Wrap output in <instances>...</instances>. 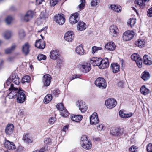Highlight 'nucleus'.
I'll list each match as a JSON object with an SVG mask.
<instances>
[{
  "label": "nucleus",
  "mask_w": 152,
  "mask_h": 152,
  "mask_svg": "<svg viewBox=\"0 0 152 152\" xmlns=\"http://www.w3.org/2000/svg\"><path fill=\"white\" fill-rule=\"evenodd\" d=\"M9 90L11 91L8 95L10 99L16 98L17 102L20 103H23L26 100V95L23 91L21 89H18L14 87L13 84H11Z\"/></svg>",
  "instance_id": "obj_1"
},
{
  "label": "nucleus",
  "mask_w": 152,
  "mask_h": 152,
  "mask_svg": "<svg viewBox=\"0 0 152 152\" xmlns=\"http://www.w3.org/2000/svg\"><path fill=\"white\" fill-rule=\"evenodd\" d=\"M95 84L96 86L102 89L105 88L107 86L105 80L102 77L97 78L95 82Z\"/></svg>",
  "instance_id": "obj_2"
},
{
  "label": "nucleus",
  "mask_w": 152,
  "mask_h": 152,
  "mask_svg": "<svg viewBox=\"0 0 152 152\" xmlns=\"http://www.w3.org/2000/svg\"><path fill=\"white\" fill-rule=\"evenodd\" d=\"M105 104L108 108L111 109L116 106L117 102L114 98H110L106 100Z\"/></svg>",
  "instance_id": "obj_3"
},
{
  "label": "nucleus",
  "mask_w": 152,
  "mask_h": 152,
  "mask_svg": "<svg viewBox=\"0 0 152 152\" xmlns=\"http://www.w3.org/2000/svg\"><path fill=\"white\" fill-rule=\"evenodd\" d=\"M134 35V33L133 31H128L123 34L122 38L124 41H129L133 38Z\"/></svg>",
  "instance_id": "obj_4"
},
{
  "label": "nucleus",
  "mask_w": 152,
  "mask_h": 152,
  "mask_svg": "<svg viewBox=\"0 0 152 152\" xmlns=\"http://www.w3.org/2000/svg\"><path fill=\"white\" fill-rule=\"evenodd\" d=\"M76 106L79 107V110L82 113H84L86 112L87 109L88 107L85 102L83 101H78L76 102Z\"/></svg>",
  "instance_id": "obj_5"
},
{
  "label": "nucleus",
  "mask_w": 152,
  "mask_h": 152,
  "mask_svg": "<svg viewBox=\"0 0 152 152\" xmlns=\"http://www.w3.org/2000/svg\"><path fill=\"white\" fill-rule=\"evenodd\" d=\"M34 12L31 11H28L21 18L22 20L28 22L31 19L33 16Z\"/></svg>",
  "instance_id": "obj_6"
},
{
  "label": "nucleus",
  "mask_w": 152,
  "mask_h": 152,
  "mask_svg": "<svg viewBox=\"0 0 152 152\" xmlns=\"http://www.w3.org/2000/svg\"><path fill=\"white\" fill-rule=\"evenodd\" d=\"M99 121L98 115L96 112L94 113L90 117V123L92 125H95Z\"/></svg>",
  "instance_id": "obj_7"
},
{
  "label": "nucleus",
  "mask_w": 152,
  "mask_h": 152,
  "mask_svg": "<svg viewBox=\"0 0 152 152\" xmlns=\"http://www.w3.org/2000/svg\"><path fill=\"white\" fill-rule=\"evenodd\" d=\"M65 18L63 14H58L55 17L54 20L59 25H63L65 21Z\"/></svg>",
  "instance_id": "obj_8"
},
{
  "label": "nucleus",
  "mask_w": 152,
  "mask_h": 152,
  "mask_svg": "<svg viewBox=\"0 0 152 152\" xmlns=\"http://www.w3.org/2000/svg\"><path fill=\"white\" fill-rule=\"evenodd\" d=\"M118 30L116 26H111L109 28V34L113 37H116L118 34Z\"/></svg>",
  "instance_id": "obj_9"
},
{
  "label": "nucleus",
  "mask_w": 152,
  "mask_h": 152,
  "mask_svg": "<svg viewBox=\"0 0 152 152\" xmlns=\"http://www.w3.org/2000/svg\"><path fill=\"white\" fill-rule=\"evenodd\" d=\"M79 14L78 12H76L71 15L69 21L70 23L72 24H75L79 20L78 17Z\"/></svg>",
  "instance_id": "obj_10"
},
{
  "label": "nucleus",
  "mask_w": 152,
  "mask_h": 152,
  "mask_svg": "<svg viewBox=\"0 0 152 152\" xmlns=\"http://www.w3.org/2000/svg\"><path fill=\"white\" fill-rule=\"evenodd\" d=\"M51 79V76L48 74L45 75L43 76L42 83L44 86H48L50 85Z\"/></svg>",
  "instance_id": "obj_11"
},
{
  "label": "nucleus",
  "mask_w": 152,
  "mask_h": 152,
  "mask_svg": "<svg viewBox=\"0 0 152 152\" xmlns=\"http://www.w3.org/2000/svg\"><path fill=\"white\" fill-rule=\"evenodd\" d=\"M74 35L73 32L71 31H68L65 34L64 38L68 42H71L74 39Z\"/></svg>",
  "instance_id": "obj_12"
},
{
  "label": "nucleus",
  "mask_w": 152,
  "mask_h": 152,
  "mask_svg": "<svg viewBox=\"0 0 152 152\" xmlns=\"http://www.w3.org/2000/svg\"><path fill=\"white\" fill-rule=\"evenodd\" d=\"M30 45L28 42L25 43L22 46V51L23 54L26 56L30 52Z\"/></svg>",
  "instance_id": "obj_13"
},
{
  "label": "nucleus",
  "mask_w": 152,
  "mask_h": 152,
  "mask_svg": "<svg viewBox=\"0 0 152 152\" xmlns=\"http://www.w3.org/2000/svg\"><path fill=\"white\" fill-rule=\"evenodd\" d=\"M102 59L100 58H97L94 57L92 58L90 60V63L92 64L93 65L95 66H98L99 67L100 62L102 61Z\"/></svg>",
  "instance_id": "obj_14"
},
{
  "label": "nucleus",
  "mask_w": 152,
  "mask_h": 152,
  "mask_svg": "<svg viewBox=\"0 0 152 152\" xmlns=\"http://www.w3.org/2000/svg\"><path fill=\"white\" fill-rule=\"evenodd\" d=\"M50 58L53 60H56L59 58L60 56L59 51L57 50H52L50 52Z\"/></svg>",
  "instance_id": "obj_15"
},
{
  "label": "nucleus",
  "mask_w": 152,
  "mask_h": 152,
  "mask_svg": "<svg viewBox=\"0 0 152 152\" xmlns=\"http://www.w3.org/2000/svg\"><path fill=\"white\" fill-rule=\"evenodd\" d=\"M109 65L108 58H106L104 60L102 59L100 65H99V68L101 69H104L108 67Z\"/></svg>",
  "instance_id": "obj_16"
},
{
  "label": "nucleus",
  "mask_w": 152,
  "mask_h": 152,
  "mask_svg": "<svg viewBox=\"0 0 152 152\" xmlns=\"http://www.w3.org/2000/svg\"><path fill=\"white\" fill-rule=\"evenodd\" d=\"M35 45L36 47L40 49H44L45 46V43L41 39L36 41Z\"/></svg>",
  "instance_id": "obj_17"
},
{
  "label": "nucleus",
  "mask_w": 152,
  "mask_h": 152,
  "mask_svg": "<svg viewBox=\"0 0 152 152\" xmlns=\"http://www.w3.org/2000/svg\"><path fill=\"white\" fill-rule=\"evenodd\" d=\"M14 126L12 124H9L7 126L5 130V133L7 134L10 135L12 133L13 131Z\"/></svg>",
  "instance_id": "obj_18"
},
{
  "label": "nucleus",
  "mask_w": 152,
  "mask_h": 152,
  "mask_svg": "<svg viewBox=\"0 0 152 152\" xmlns=\"http://www.w3.org/2000/svg\"><path fill=\"white\" fill-rule=\"evenodd\" d=\"M120 129L119 128H113L110 131L111 134L114 136H120L121 133L120 132Z\"/></svg>",
  "instance_id": "obj_19"
},
{
  "label": "nucleus",
  "mask_w": 152,
  "mask_h": 152,
  "mask_svg": "<svg viewBox=\"0 0 152 152\" xmlns=\"http://www.w3.org/2000/svg\"><path fill=\"white\" fill-rule=\"evenodd\" d=\"M80 144L81 146L86 149H89L91 147V142L88 140L85 141L84 142H81Z\"/></svg>",
  "instance_id": "obj_20"
},
{
  "label": "nucleus",
  "mask_w": 152,
  "mask_h": 152,
  "mask_svg": "<svg viewBox=\"0 0 152 152\" xmlns=\"http://www.w3.org/2000/svg\"><path fill=\"white\" fill-rule=\"evenodd\" d=\"M111 68L114 73H117L119 71L120 66L117 63H112L111 65Z\"/></svg>",
  "instance_id": "obj_21"
},
{
  "label": "nucleus",
  "mask_w": 152,
  "mask_h": 152,
  "mask_svg": "<svg viewBox=\"0 0 152 152\" xmlns=\"http://www.w3.org/2000/svg\"><path fill=\"white\" fill-rule=\"evenodd\" d=\"M81 68L83 72L86 73L89 72L91 69V66L90 64L81 65Z\"/></svg>",
  "instance_id": "obj_22"
},
{
  "label": "nucleus",
  "mask_w": 152,
  "mask_h": 152,
  "mask_svg": "<svg viewBox=\"0 0 152 152\" xmlns=\"http://www.w3.org/2000/svg\"><path fill=\"white\" fill-rule=\"evenodd\" d=\"M86 24L84 22L80 21L77 25V29L78 30L83 31L86 29Z\"/></svg>",
  "instance_id": "obj_23"
},
{
  "label": "nucleus",
  "mask_w": 152,
  "mask_h": 152,
  "mask_svg": "<svg viewBox=\"0 0 152 152\" xmlns=\"http://www.w3.org/2000/svg\"><path fill=\"white\" fill-rule=\"evenodd\" d=\"M115 44L112 42L107 43L105 46V48L110 51H113L115 49Z\"/></svg>",
  "instance_id": "obj_24"
},
{
  "label": "nucleus",
  "mask_w": 152,
  "mask_h": 152,
  "mask_svg": "<svg viewBox=\"0 0 152 152\" xmlns=\"http://www.w3.org/2000/svg\"><path fill=\"white\" fill-rule=\"evenodd\" d=\"M150 58L148 55H145L143 57V62L147 65H150L152 64V61L149 59Z\"/></svg>",
  "instance_id": "obj_25"
},
{
  "label": "nucleus",
  "mask_w": 152,
  "mask_h": 152,
  "mask_svg": "<svg viewBox=\"0 0 152 152\" xmlns=\"http://www.w3.org/2000/svg\"><path fill=\"white\" fill-rule=\"evenodd\" d=\"M141 77L144 80H147L150 77V74L149 72L145 71L142 74Z\"/></svg>",
  "instance_id": "obj_26"
},
{
  "label": "nucleus",
  "mask_w": 152,
  "mask_h": 152,
  "mask_svg": "<svg viewBox=\"0 0 152 152\" xmlns=\"http://www.w3.org/2000/svg\"><path fill=\"white\" fill-rule=\"evenodd\" d=\"M75 51L77 54L80 55H83L85 53L82 45H80L76 48Z\"/></svg>",
  "instance_id": "obj_27"
},
{
  "label": "nucleus",
  "mask_w": 152,
  "mask_h": 152,
  "mask_svg": "<svg viewBox=\"0 0 152 152\" xmlns=\"http://www.w3.org/2000/svg\"><path fill=\"white\" fill-rule=\"evenodd\" d=\"M82 118V116L81 115H73L71 117V119L73 121L79 122L81 120Z\"/></svg>",
  "instance_id": "obj_28"
},
{
  "label": "nucleus",
  "mask_w": 152,
  "mask_h": 152,
  "mask_svg": "<svg viewBox=\"0 0 152 152\" xmlns=\"http://www.w3.org/2000/svg\"><path fill=\"white\" fill-rule=\"evenodd\" d=\"M2 35L5 39H8L12 36V34L10 31H7L3 33Z\"/></svg>",
  "instance_id": "obj_29"
},
{
  "label": "nucleus",
  "mask_w": 152,
  "mask_h": 152,
  "mask_svg": "<svg viewBox=\"0 0 152 152\" xmlns=\"http://www.w3.org/2000/svg\"><path fill=\"white\" fill-rule=\"evenodd\" d=\"M149 90L145 87V86H142L140 89V92L144 95H146L149 93Z\"/></svg>",
  "instance_id": "obj_30"
},
{
  "label": "nucleus",
  "mask_w": 152,
  "mask_h": 152,
  "mask_svg": "<svg viewBox=\"0 0 152 152\" xmlns=\"http://www.w3.org/2000/svg\"><path fill=\"white\" fill-rule=\"evenodd\" d=\"M119 115L120 116L123 118H127L131 117L132 115V113L125 114L121 110L119 112Z\"/></svg>",
  "instance_id": "obj_31"
},
{
  "label": "nucleus",
  "mask_w": 152,
  "mask_h": 152,
  "mask_svg": "<svg viewBox=\"0 0 152 152\" xmlns=\"http://www.w3.org/2000/svg\"><path fill=\"white\" fill-rule=\"evenodd\" d=\"M135 45L138 47L142 48L143 47L145 44V42L143 39H139L135 42Z\"/></svg>",
  "instance_id": "obj_32"
},
{
  "label": "nucleus",
  "mask_w": 152,
  "mask_h": 152,
  "mask_svg": "<svg viewBox=\"0 0 152 152\" xmlns=\"http://www.w3.org/2000/svg\"><path fill=\"white\" fill-rule=\"evenodd\" d=\"M136 23V19L135 18H131L127 22V25L131 27L134 26Z\"/></svg>",
  "instance_id": "obj_33"
},
{
  "label": "nucleus",
  "mask_w": 152,
  "mask_h": 152,
  "mask_svg": "<svg viewBox=\"0 0 152 152\" xmlns=\"http://www.w3.org/2000/svg\"><path fill=\"white\" fill-rule=\"evenodd\" d=\"M135 2L142 9L145 6V2L143 0H135Z\"/></svg>",
  "instance_id": "obj_34"
},
{
  "label": "nucleus",
  "mask_w": 152,
  "mask_h": 152,
  "mask_svg": "<svg viewBox=\"0 0 152 152\" xmlns=\"http://www.w3.org/2000/svg\"><path fill=\"white\" fill-rule=\"evenodd\" d=\"M16 45L14 44L11 46L10 48H7L5 50V53L6 54H8L11 53L15 48Z\"/></svg>",
  "instance_id": "obj_35"
},
{
  "label": "nucleus",
  "mask_w": 152,
  "mask_h": 152,
  "mask_svg": "<svg viewBox=\"0 0 152 152\" xmlns=\"http://www.w3.org/2000/svg\"><path fill=\"white\" fill-rule=\"evenodd\" d=\"M52 95L50 94H48L45 97L44 102L46 104L48 103L52 100Z\"/></svg>",
  "instance_id": "obj_36"
},
{
  "label": "nucleus",
  "mask_w": 152,
  "mask_h": 152,
  "mask_svg": "<svg viewBox=\"0 0 152 152\" xmlns=\"http://www.w3.org/2000/svg\"><path fill=\"white\" fill-rule=\"evenodd\" d=\"M121 7H118L117 6L114 4L110 5L109 7L113 11L117 12H119L121 11Z\"/></svg>",
  "instance_id": "obj_37"
},
{
  "label": "nucleus",
  "mask_w": 152,
  "mask_h": 152,
  "mask_svg": "<svg viewBox=\"0 0 152 152\" xmlns=\"http://www.w3.org/2000/svg\"><path fill=\"white\" fill-rule=\"evenodd\" d=\"M30 77L28 75L25 76L22 78L21 82L23 84L26 82L28 83L30 81Z\"/></svg>",
  "instance_id": "obj_38"
},
{
  "label": "nucleus",
  "mask_w": 152,
  "mask_h": 152,
  "mask_svg": "<svg viewBox=\"0 0 152 152\" xmlns=\"http://www.w3.org/2000/svg\"><path fill=\"white\" fill-rule=\"evenodd\" d=\"M60 114L64 117H66L69 115V113L67 111L66 109L65 110L64 108L62 109V110L61 111Z\"/></svg>",
  "instance_id": "obj_39"
},
{
  "label": "nucleus",
  "mask_w": 152,
  "mask_h": 152,
  "mask_svg": "<svg viewBox=\"0 0 152 152\" xmlns=\"http://www.w3.org/2000/svg\"><path fill=\"white\" fill-rule=\"evenodd\" d=\"M140 58V56L136 53L133 54L131 56V59L135 61H136L138 60V59H139V58Z\"/></svg>",
  "instance_id": "obj_40"
},
{
  "label": "nucleus",
  "mask_w": 152,
  "mask_h": 152,
  "mask_svg": "<svg viewBox=\"0 0 152 152\" xmlns=\"http://www.w3.org/2000/svg\"><path fill=\"white\" fill-rule=\"evenodd\" d=\"M12 20L13 18L12 17L10 16H8L6 18L5 21L6 23L7 24V25H9L11 23Z\"/></svg>",
  "instance_id": "obj_41"
},
{
  "label": "nucleus",
  "mask_w": 152,
  "mask_h": 152,
  "mask_svg": "<svg viewBox=\"0 0 152 152\" xmlns=\"http://www.w3.org/2000/svg\"><path fill=\"white\" fill-rule=\"evenodd\" d=\"M99 0H91V5L92 7L96 6L99 3Z\"/></svg>",
  "instance_id": "obj_42"
},
{
  "label": "nucleus",
  "mask_w": 152,
  "mask_h": 152,
  "mask_svg": "<svg viewBox=\"0 0 152 152\" xmlns=\"http://www.w3.org/2000/svg\"><path fill=\"white\" fill-rule=\"evenodd\" d=\"M102 49V48L100 47L94 46L92 48V53L93 54H94L98 50H101Z\"/></svg>",
  "instance_id": "obj_43"
},
{
  "label": "nucleus",
  "mask_w": 152,
  "mask_h": 152,
  "mask_svg": "<svg viewBox=\"0 0 152 152\" xmlns=\"http://www.w3.org/2000/svg\"><path fill=\"white\" fill-rule=\"evenodd\" d=\"M25 34L23 30H20L19 32V36L20 39H23L25 36Z\"/></svg>",
  "instance_id": "obj_44"
},
{
  "label": "nucleus",
  "mask_w": 152,
  "mask_h": 152,
  "mask_svg": "<svg viewBox=\"0 0 152 152\" xmlns=\"http://www.w3.org/2000/svg\"><path fill=\"white\" fill-rule=\"evenodd\" d=\"M37 59L39 61L42 60H44L46 59V56L45 55L42 54H39L38 55L37 57Z\"/></svg>",
  "instance_id": "obj_45"
},
{
  "label": "nucleus",
  "mask_w": 152,
  "mask_h": 152,
  "mask_svg": "<svg viewBox=\"0 0 152 152\" xmlns=\"http://www.w3.org/2000/svg\"><path fill=\"white\" fill-rule=\"evenodd\" d=\"M136 63L138 67L141 68L142 67V60L141 58L136 61Z\"/></svg>",
  "instance_id": "obj_46"
},
{
  "label": "nucleus",
  "mask_w": 152,
  "mask_h": 152,
  "mask_svg": "<svg viewBox=\"0 0 152 152\" xmlns=\"http://www.w3.org/2000/svg\"><path fill=\"white\" fill-rule=\"evenodd\" d=\"M61 0H50V4L51 6L54 7Z\"/></svg>",
  "instance_id": "obj_47"
},
{
  "label": "nucleus",
  "mask_w": 152,
  "mask_h": 152,
  "mask_svg": "<svg viewBox=\"0 0 152 152\" xmlns=\"http://www.w3.org/2000/svg\"><path fill=\"white\" fill-rule=\"evenodd\" d=\"M12 142H10L8 140H6L4 143V147L7 149H9V147L11 146V144Z\"/></svg>",
  "instance_id": "obj_48"
},
{
  "label": "nucleus",
  "mask_w": 152,
  "mask_h": 152,
  "mask_svg": "<svg viewBox=\"0 0 152 152\" xmlns=\"http://www.w3.org/2000/svg\"><path fill=\"white\" fill-rule=\"evenodd\" d=\"M81 3L79 4L78 7L80 10L83 9L85 6V0H80Z\"/></svg>",
  "instance_id": "obj_49"
},
{
  "label": "nucleus",
  "mask_w": 152,
  "mask_h": 152,
  "mask_svg": "<svg viewBox=\"0 0 152 152\" xmlns=\"http://www.w3.org/2000/svg\"><path fill=\"white\" fill-rule=\"evenodd\" d=\"M56 107L57 109L60 111L62 110L64 108L63 104L61 103L58 104L57 105Z\"/></svg>",
  "instance_id": "obj_50"
},
{
  "label": "nucleus",
  "mask_w": 152,
  "mask_h": 152,
  "mask_svg": "<svg viewBox=\"0 0 152 152\" xmlns=\"http://www.w3.org/2000/svg\"><path fill=\"white\" fill-rule=\"evenodd\" d=\"M48 17V14L42 12L40 15V17L41 18L45 20Z\"/></svg>",
  "instance_id": "obj_51"
},
{
  "label": "nucleus",
  "mask_w": 152,
  "mask_h": 152,
  "mask_svg": "<svg viewBox=\"0 0 152 152\" xmlns=\"http://www.w3.org/2000/svg\"><path fill=\"white\" fill-rule=\"evenodd\" d=\"M148 152H152V144L149 143L147 146Z\"/></svg>",
  "instance_id": "obj_52"
},
{
  "label": "nucleus",
  "mask_w": 152,
  "mask_h": 152,
  "mask_svg": "<svg viewBox=\"0 0 152 152\" xmlns=\"http://www.w3.org/2000/svg\"><path fill=\"white\" fill-rule=\"evenodd\" d=\"M97 129L99 131L104 130L105 129V127L102 124H99L97 126Z\"/></svg>",
  "instance_id": "obj_53"
},
{
  "label": "nucleus",
  "mask_w": 152,
  "mask_h": 152,
  "mask_svg": "<svg viewBox=\"0 0 152 152\" xmlns=\"http://www.w3.org/2000/svg\"><path fill=\"white\" fill-rule=\"evenodd\" d=\"M56 120V118L54 117H51L49 120V123L51 124H53Z\"/></svg>",
  "instance_id": "obj_54"
},
{
  "label": "nucleus",
  "mask_w": 152,
  "mask_h": 152,
  "mask_svg": "<svg viewBox=\"0 0 152 152\" xmlns=\"http://www.w3.org/2000/svg\"><path fill=\"white\" fill-rule=\"evenodd\" d=\"M12 81L15 84L18 85L20 82V80L19 79V78L18 77Z\"/></svg>",
  "instance_id": "obj_55"
},
{
  "label": "nucleus",
  "mask_w": 152,
  "mask_h": 152,
  "mask_svg": "<svg viewBox=\"0 0 152 152\" xmlns=\"http://www.w3.org/2000/svg\"><path fill=\"white\" fill-rule=\"evenodd\" d=\"M80 140L81 142H85V141H87L88 140L87 137V136L86 135H83L81 137Z\"/></svg>",
  "instance_id": "obj_56"
},
{
  "label": "nucleus",
  "mask_w": 152,
  "mask_h": 152,
  "mask_svg": "<svg viewBox=\"0 0 152 152\" xmlns=\"http://www.w3.org/2000/svg\"><path fill=\"white\" fill-rule=\"evenodd\" d=\"M16 146L14 143L12 142H11V146L9 147V149L11 150H14L16 149Z\"/></svg>",
  "instance_id": "obj_57"
},
{
  "label": "nucleus",
  "mask_w": 152,
  "mask_h": 152,
  "mask_svg": "<svg viewBox=\"0 0 152 152\" xmlns=\"http://www.w3.org/2000/svg\"><path fill=\"white\" fill-rule=\"evenodd\" d=\"M44 142L46 144H49L51 142V139L49 138L45 139L44 141Z\"/></svg>",
  "instance_id": "obj_58"
},
{
  "label": "nucleus",
  "mask_w": 152,
  "mask_h": 152,
  "mask_svg": "<svg viewBox=\"0 0 152 152\" xmlns=\"http://www.w3.org/2000/svg\"><path fill=\"white\" fill-rule=\"evenodd\" d=\"M147 15L148 16H152V7L150 8L147 12Z\"/></svg>",
  "instance_id": "obj_59"
},
{
  "label": "nucleus",
  "mask_w": 152,
  "mask_h": 152,
  "mask_svg": "<svg viewBox=\"0 0 152 152\" xmlns=\"http://www.w3.org/2000/svg\"><path fill=\"white\" fill-rule=\"evenodd\" d=\"M135 149L136 146L133 145L130 147L129 151L130 152H135Z\"/></svg>",
  "instance_id": "obj_60"
},
{
  "label": "nucleus",
  "mask_w": 152,
  "mask_h": 152,
  "mask_svg": "<svg viewBox=\"0 0 152 152\" xmlns=\"http://www.w3.org/2000/svg\"><path fill=\"white\" fill-rule=\"evenodd\" d=\"M18 76L17 75L15 74V73L14 74H13L12 75V81L13 80H14L15 79H16V78L18 77Z\"/></svg>",
  "instance_id": "obj_61"
},
{
  "label": "nucleus",
  "mask_w": 152,
  "mask_h": 152,
  "mask_svg": "<svg viewBox=\"0 0 152 152\" xmlns=\"http://www.w3.org/2000/svg\"><path fill=\"white\" fill-rule=\"evenodd\" d=\"M44 0H36V4L38 5L41 4Z\"/></svg>",
  "instance_id": "obj_62"
},
{
  "label": "nucleus",
  "mask_w": 152,
  "mask_h": 152,
  "mask_svg": "<svg viewBox=\"0 0 152 152\" xmlns=\"http://www.w3.org/2000/svg\"><path fill=\"white\" fill-rule=\"evenodd\" d=\"M11 81V79L10 77L7 79L6 82V84L7 85H8L10 83Z\"/></svg>",
  "instance_id": "obj_63"
},
{
  "label": "nucleus",
  "mask_w": 152,
  "mask_h": 152,
  "mask_svg": "<svg viewBox=\"0 0 152 152\" xmlns=\"http://www.w3.org/2000/svg\"><path fill=\"white\" fill-rule=\"evenodd\" d=\"M68 126L66 125L64 126L63 129V131L64 132H66V130L68 129Z\"/></svg>",
  "instance_id": "obj_64"
}]
</instances>
